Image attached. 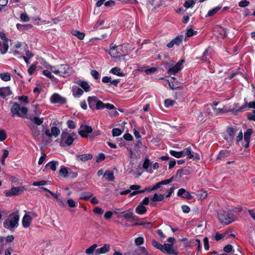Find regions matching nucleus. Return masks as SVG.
<instances>
[{"mask_svg": "<svg viewBox=\"0 0 255 255\" xmlns=\"http://www.w3.org/2000/svg\"><path fill=\"white\" fill-rule=\"evenodd\" d=\"M49 68L55 74L63 77H67L72 73V68L67 64L61 65L57 69L55 66L51 65Z\"/></svg>", "mask_w": 255, "mask_h": 255, "instance_id": "1", "label": "nucleus"}, {"mask_svg": "<svg viewBox=\"0 0 255 255\" xmlns=\"http://www.w3.org/2000/svg\"><path fill=\"white\" fill-rule=\"evenodd\" d=\"M10 112L13 117L17 116L25 118H27L28 109L26 107H21L19 104L14 103L10 109Z\"/></svg>", "mask_w": 255, "mask_h": 255, "instance_id": "2", "label": "nucleus"}, {"mask_svg": "<svg viewBox=\"0 0 255 255\" xmlns=\"http://www.w3.org/2000/svg\"><path fill=\"white\" fill-rule=\"evenodd\" d=\"M218 219L220 223L224 225H228L236 219L234 214L229 211H224L218 214Z\"/></svg>", "mask_w": 255, "mask_h": 255, "instance_id": "3", "label": "nucleus"}, {"mask_svg": "<svg viewBox=\"0 0 255 255\" xmlns=\"http://www.w3.org/2000/svg\"><path fill=\"white\" fill-rule=\"evenodd\" d=\"M19 216L17 214L10 216V219H7L3 222V226L6 229L11 230L18 225Z\"/></svg>", "mask_w": 255, "mask_h": 255, "instance_id": "4", "label": "nucleus"}, {"mask_svg": "<svg viewBox=\"0 0 255 255\" xmlns=\"http://www.w3.org/2000/svg\"><path fill=\"white\" fill-rule=\"evenodd\" d=\"M109 54L111 56L115 58H119L126 55L123 49V46L121 45L116 46L115 44L112 43L110 45V49L109 50Z\"/></svg>", "mask_w": 255, "mask_h": 255, "instance_id": "5", "label": "nucleus"}, {"mask_svg": "<svg viewBox=\"0 0 255 255\" xmlns=\"http://www.w3.org/2000/svg\"><path fill=\"white\" fill-rule=\"evenodd\" d=\"M247 105H248L249 107L250 108L255 109V101L250 102L248 104L246 102L244 105L239 107V105L238 104H236L235 105L236 108H233L231 110V111L234 114H236L238 112H241L243 111V109L247 107Z\"/></svg>", "mask_w": 255, "mask_h": 255, "instance_id": "6", "label": "nucleus"}, {"mask_svg": "<svg viewBox=\"0 0 255 255\" xmlns=\"http://www.w3.org/2000/svg\"><path fill=\"white\" fill-rule=\"evenodd\" d=\"M25 188L22 186L12 187L9 190L6 192L5 195L7 197L18 195L23 192Z\"/></svg>", "mask_w": 255, "mask_h": 255, "instance_id": "7", "label": "nucleus"}, {"mask_svg": "<svg viewBox=\"0 0 255 255\" xmlns=\"http://www.w3.org/2000/svg\"><path fill=\"white\" fill-rule=\"evenodd\" d=\"M93 129L91 126L87 125L81 126L78 130V133L83 137H87L88 134L91 133Z\"/></svg>", "mask_w": 255, "mask_h": 255, "instance_id": "8", "label": "nucleus"}, {"mask_svg": "<svg viewBox=\"0 0 255 255\" xmlns=\"http://www.w3.org/2000/svg\"><path fill=\"white\" fill-rule=\"evenodd\" d=\"M184 62V60L182 59L178 62L175 65L169 68L168 70V73L169 74H175L180 71L182 67V64Z\"/></svg>", "mask_w": 255, "mask_h": 255, "instance_id": "9", "label": "nucleus"}, {"mask_svg": "<svg viewBox=\"0 0 255 255\" xmlns=\"http://www.w3.org/2000/svg\"><path fill=\"white\" fill-rule=\"evenodd\" d=\"M61 139L68 146L71 145L74 140V138L70 133L66 132L62 133Z\"/></svg>", "mask_w": 255, "mask_h": 255, "instance_id": "10", "label": "nucleus"}, {"mask_svg": "<svg viewBox=\"0 0 255 255\" xmlns=\"http://www.w3.org/2000/svg\"><path fill=\"white\" fill-rule=\"evenodd\" d=\"M183 39V36L182 35H178L168 43L166 46L169 48H172L174 45L179 46L182 42Z\"/></svg>", "mask_w": 255, "mask_h": 255, "instance_id": "11", "label": "nucleus"}, {"mask_svg": "<svg viewBox=\"0 0 255 255\" xmlns=\"http://www.w3.org/2000/svg\"><path fill=\"white\" fill-rule=\"evenodd\" d=\"M161 251L169 255H175L177 254L176 252L174 250L173 245L172 244H164L162 245Z\"/></svg>", "mask_w": 255, "mask_h": 255, "instance_id": "12", "label": "nucleus"}, {"mask_svg": "<svg viewBox=\"0 0 255 255\" xmlns=\"http://www.w3.org/2000/svg\"><path fill=\"white\" fill-rule=\"evenodd\" d=\"M66 99L60 96L58 94H54L50 98V102L52 103L64 104L66 103Z\"/></svg>", "mask_w": 255, "mask_h": 255, "instance_id": "13", "label": "nucleus"}, {"mask_svg": "<svg viewBox=\"0 0 255 255\" xmlns=\"http://www.w3.org/2000/svg\"><path fill=\"white\" fill-rule=\"evenodd\" d=\"M183 155H187L188 159H199L200 157L199 154L195 153V155L193 154V152H192L191 149L190 148H185L183 150Z\"/></svg>", "mask_w": 255, "mask_h": 255, "instance_id": "14", "label": "nucleus"}, {"mask_svg": "<svg viewBox=\"0 0 255 255\" xmlns=\"http://www.w3.org/2000/svg\"><path fill=\"white\" fill-rule=\"evenodd\" d=\"M177 196L182 197L187 199H191L192 196L190 193L183 188L179 189L177 192Z\"/></svg>", "mask_w": 255, "mask_h": 255, "instance_id": "15", "label": "nucleus"}, {"mask_svg": "<svg viewBox=\"0 0 255 255\" xmlns=\"http://www.w3.org/2000/svg\"><path fill=\"white\" fill-rule=\"evenodd\" d=\"M98 101L99 100H98L97 98L95 96L89 97L88 102L89 107L93 110L96 109Z\"/></svg>", "mask_w": 255, "mask_h": 255, "instance_id": "16", "label": "nucleus"}, {"mask_svg": "<svg viewBox=\"0 0 255 255\" xmlns=\"http://www.w3.org/2000/svg\"><path fill=\"white\" fill-rule=\"evenodd\" d=\"M12 94L9 87L0 88V97L4 99Z\"/></svg>", "mask_w": 255, "mask_h": 255, "instance_id": "17", "label": "nucleus"}, {"mask_svg": "<svg viewBox=\"0 0 255 255\" xmlns=\"http://www.w3.org/2000/svg\"><path fill=\"white\" fill-rule=\"evenodd\" d=\"M32 221L31 217L27 214L24 215L22 218V224L24 228H28Z\"/></svg>", "mask_w": 255, "mask_h": 255, "instance_id": "18", "label": "nucleus"}, {"mask_svg": "<svg viewBox=\"0 0 255 255\" xmlns=\"http://www.w3.org/2000/svg\"><path fill=\"white\" fill-rule=\"evenodd\" d=\"M110 246L108 244H105L104 246L100 248H98L96 250V255H100L108 253L110 251Z\"/></svg>", "mask_w": 255, "mask_h": 255, "instance_id": "19", "label": "nucleus"}, {"mask_svg": "<svg viewBox=\"0 0 255 255\" xmlns=\"http://www.w3.org/2000/svg\"><path fill=\"white\" fill-rule=\"evenodd\" d=\"M27 119H29L31 121L33 122V124L36 126H40L43 123V118H39L36 116L32 117L29 116L27 117Z\"/></svg>", "mask_w": 255, "mask_h": 255, "instance_id": "20", "label": "nucleus"}, {"mask_svg": "<svg viewBox=\"0 0 255 255\" xmlns=\"http://www.w3.org/2000/svg\"><path fill=\"white\" fill-rule=\"evenodd\" d=\"M77 159L81 161L86 162L88 160L92 159L93 155L91 154H79L77 155Z\"/></svg>", "mask_w": 255, "mask_h": 255, "instance_id": "21", "label": "nucleus"}, {"mask_svg": "<svg viewBox=\"0 0 255 255\" xmlns=\"http://www.w3.org/2000/svg\"><path fill=\"white\" fill-rule=\"evenodd\" d=\"M8 40L0 41V51L2 54H5L8 49V45L7 43Z\"/></svg>", "mask_w": 255, "mask_h": 255, "instance_id": "22", "label": "nucleus"}, {"mask_svg": "<svg viewBox=\"0 0 255 255\" xmlns=\"http://www.w3.org/2000/svg\"><path fill=\"white\" fill-rule=\"evenodd\" d=\"M104 176L109 181H113L114 180V172L112 170H106L104 173Z\"/></svg>", "mask_w": 255, "mask_h": 255, "instance_id": "23", "label": "nucleus"}, {"mask_svg": "<svg viewBox=\"0 0 255 255\" xmlns=\"http://www.w3.org/2000/svg\"><path fill=\"white\" fill-rule=\"evenodd\" d=\"M146 208L142 204H139L136 208V212L140 215L143 214L146 212Z\"/></svg>", "mask_w": 255, "mask_h": 255, "instance_id": "24", "label": "nucleus"}, {"mask_svg": "<svg viewBox=\"0 0 255 255\" xmlns=\"http://www.w3.org/2000/svg\"><path fill=\"white\" fill-rule=\"evenodd\" d=\"M221 8V6H217L212 9L209 10L206 15V17H210L214 15L217 12H218Z\"/></svg>", "mask_w": 255, "mask_h": 255, "instance_id": "25", "label": "nucleus"}, {"mask_svg": "<svg viewBox=\"0 0 255 255\" xmlns=\"http://www.w3.org/2000/svg\"><path fill=\"white\" fill-rule=\"evenodd\" d=\"M164 198V196L163 194H157V193H155L153 195V197L151 198V200L153 202H158L161 201L163 200Z\"/></svg>", "mask_w": 255, "mask_h": 255, "instance_id": "26", "label": "nucleus"}, {"mask_svg": "<svg viewBox=\"0 0 255 255\" xmlns=\"http://www.w3.org/2000/svg\"><path fill=\"white\" fill-rule=\"evenodd\" d=\"M72 34L76 36L77 38H78L80 40H82L85 37V34L83 32H81L78 30H73L72 31Z\"/></svg>", "mask_w": 255, "mask_h": 255, "instance_id": "27", "label": "nucleus"}, {"mask_svg": "<svg viewBox=\"0 0 255 255\" xmlns=\"http://www.w3.org/2000/svg\"><path fill=\"white\" fill-rule=\"evenodd\" d=\"M110 73L120 76H125V74L123 72H120V69L118 67H115L112 68L110 70Z\"/></svg>", "mask_w": 255, "mask_h": 255, "instance_id": "28", "label": "nucleus"}, {"mask_svg": "<svg viewBox=\"0 0 255 255\" xmlns=\"http://www.w3.org/2000/svg\"><path fill=\"white\" fill-rule=\"evenodd\" d=\"M196 0H187L184 3V6L186 8H191L193 7L195 4Z\"/></svg>", "mask_w": 255, "mask_h": 255, "instance_id": "29", "label": "nucleus"}, {"mask_svg": "<svg viewBox=\"0 0 255 255\" xmlns=\"http://www.w3.org/2000/svg\"><path fill=\"white\" fill-rule=\"evenodd\" d=\"M58 165V162L56 161H50L46 165V167H49L53 171L56 170V166Z\"/></svg>", "mask_w": 255, "mask_h": 255, "instance_id": "30", "label": "nucleus"}, {"mask_svg": "<svg viewBox=\"0 0 255 255\" xmlns=\"http://www.w3.org/2000/svg\"><path fill=\"white\" fill-rule=\"evenodd\" d=\"M229 155V152L227 150H222L221 151L217 157V159H222L223 158H225V157L228 156Z\"/></svg>", "mask_w": 255, "mask_h": 255, "instance_id": "31", "label": "nucleus"}, {"mask_svg": "<svg viewBox=\"0 0 255 255\" xmlns=\"http://www.w3.org/2000/svg\"><path fill=\"white\" fill-rule=\"evenodd\" d=\"M169 153L171 155L176 158H180L183 156V150L181 151H176L174 150H170Z\"/></svg>", "mask_w": 255, "mask_h": 255, "instance_id": "32", "label": "nucleus"}, {"mask_svg": "<svg viewBox=\"0 0 255 255\" xmlns=\"http://www.w3.org/2000/svg\"><path fill=\"white\" fill-rule=\"evenodd\" d=\"M78 84L86 91L88 92L90 90V86L86 81H81Z\"/></svg>", "mask_w": 255, "mask_h": 255, "instance_id": "33", "label": "nucleus"}, {"mask_svg": "<svg viewBox=\"0 0 255 255\" xmlns=\"http://www.w3.org/2000/svg\"><path fill=\"white\" fill-rule=\"evenodd\" d=\"M92 196L93 194L91 192H84L81 194L80 198L84 200H87Z\"/></svg>", "mask_w": 255, "mask_h": 255, "instance_id": "34", "label": "nucleus"}, {"mask_svg": "<svg viewBox=\"0 0 255 255\" xmlns=\"http://www.w3.org/2000/svg\"><path fill=\"white\" fill-rule=\"evenodd\" d=\"M122 214L124 215V217L126 220L133 218V213L130 210L124 211L122 213Z\"/></svg>", "mask_w": 255, "mask_h": 255, "instance_id": "35", "label": "nucleus"}, {"mask_svg": "<svg viewBox=\"0 0 255 255\" xmlns=\"http://www.w3.org/2000/svg\"><path fill=\"white\" fill-rule=\"evenodd\" d=\"M0 78L4 81H8L10 80V74L7 72L0 74Z\"/></svg>", "mask_w": 255, "mask_h": 255, "instance_id": "36", "label": "nucleus"}, {"mask_svg": "<svg viewBox=\"0 0 255 255\" xmlns=\"http://www.w3.org/2000/svg\"><path fill=\"white\" fill-rule=\"evenodd\" d=\"M68 170L66 167L62 166L59 170V174L65 178L68 177Z\"/></svg>", "mask_w": 255, "mask_h": 255, "instance_id": "37", "label": "nucleus"}, {"mask_svg": "<svg viewBox=\"0 0 255 255\" xmlns=\"http://www.w3.org/2000/svg\"><path fill=\"white\" fill-rule=\"evenodd\" d=\"M97 247V245L95 244L86 250V254L89 255L92 254Z\"/></svg>", "mask_w": 255, "mask_h": 255, "instance_id": "38", "label": "nucleus"}, {"mask_svg": "<svg viewBox=\"0 0 255 255\" xmlns=\"http://www.w3.org/2000/svg\"><path fill=\"white\" fill-rule=\"evenodd\" d=\"M51 130L52 135L54 136L55 137L58 136L60 133V129L58 128L55 127H52Z\"/></svg>", "mask_w": 255, "mask_h": 255, "instance_id": "39", "label": "nucleus"}, {"mask_svg": "<svg viewBox=\"0 0 255 255\" xmlns=\"http://www.w3.org/2000/svg\"><path fill=\"white\" fill-rule=\"evenodd\" d=\"M16 26L18 29L22 30V29H30L32 27V25L29 24H17Z\"/></svg>", "mask_w": 255, "mask_h": 255, "instance_id": "40", "label": "nucleus"}, {"mask_svg": "<svg viewBox=\"0 0 255 255\" xmlns=\"http://www.w3.org/2000/svg\"><path fill=\"white\" fill-rule=\"evenodd\" d=\"M32 135L35 139H37L38 137L40 134V131L38 128H36L33 131H31Z\"/></svg>", "mask_w": 255, "mask_h": 255, "instance_id": "41", "label": "nucleus"}, {"mask_svg": "<svg viewBox=\"0 0 255 255\" xmlns=\"http://www.w3.org/2000/svg\"><path fill=\"white\" fill-rule=\"evenodd\" d=\"M252 133V129L249 128L246 132L244 133V139L246 141L250 140V136Z\"/></svg>", "mask_w": 255, "mask_h": 255, "instance_id": "42", "label": "nucleus"}, {"mask_svg": "<svg viewBox=\"0 0 255 255\" xmlns=\"http://www.w3.org/2000/svg\"><path fill=\"white\" fill-rule=\"evenodd\" d=\"M221 37L223 38L227 36V30L222 27H220L218 30Z\"/></svg>", "mask_w": 255, "mask_h": 255, "instance_id": "43", "label": "nucleus"}, {"mask_svg": "<svg viewBox=\"0 0 255 255\" xmlns=\"http://www.w3.org/2000/svg\"><path fill=\"white\" fill-rule=\"evenodd\" d=\"M122 130L118 128H115L112 130V135L113 136H119L122 134Z\"/></svg>", "mask_w": 255, "mask_h": 255, "instance_id": "44", "label": "nucleus"}, {"mask_svg": "<svg viewBox=\"0 0 255 255\" xmlns=\"http://www.w3.org/2000/svg\"><path fill=\"white\" fill-rule=\"evenodd\" d=\"M228 134L232 137H233L236 132V129L233 128H229L227 129Z\"/></svg>", "mask_w": 255, "mask_h": 255, "instance_id": "45", "label": "nucleus"}, {"mask_svg": "<svg viewBox=\"0 0 255 255\" xmlns=\"http://www.w3.org/2000/svg\"><path fill=\"white\" fill-rule=\"evenodd\" d=\"M151 243L153 247L161 251V249H162V245L158 243L155 240H152L151 241Z\"/></svg>", "mask_w": 255, "mask_h": 255, "instance_id": "46", "label": "nucleus"}, {"mask_svg": "<svg viewBox=\"0 0 255 255\" xmlns=\"http://www.w3.org/2000/svg\"><path fill=\"white\" fill-rule=\"evenodd\" d=\"M175 103L174 100L166 99L165 100L164 105L167 108L172 106Z\"/></svg>", "mask_w": 255, "mask_h": 255, "instance_id": "47", "label": "nucleus"}, {"mask_svg": "<svg viewBox=\"0 0 255 255\" xmlns=\"http://www.w3.org/2000/svg\"><path fill=\"white\" fill-rule=\"evenodd\" d=\"M197 31H194L192 28H188L187 29L186 36L187 37H191L195 34H196Z\"/></svg>", "mask_w": 255, "mask_h": 255, "instance_id": "48", "label": "nucleus"}, {"mask_svg": "<svg viewBox=\"0 0 255 255\" xmlns=\"http://www.w3.org/2000/svg\"><path fill=\"white\" fill-rule=\"evenodd\" d=\"M7 137L5 131L3 129L0 130V141H2Z\"/></svg>", "mask_w": 255, "mask_h": 255, "instance_id": "49", "label": "nucleus"}, {"mask_svg": "<svg viewBox=\"0 0 255 255\" xmlns=\"http://www.w3.org/2000/svg\"><path fill=\"white\" fill-rule=\"evenodd\" d=\"M144 239L142 237H138L135 239L134 242L136 246L141 245L143 243Z\"/></svg>", "mask_w": 255, "mask_h": 255, "instance_id": "50", "label": "nucleus"}, {"mask_svg": "<svg viewBox=\"0 0 255 255\" xmlns=\"http://www.w3.org/2000/svg\"><path fill=\"white\" fill-rule=\"evenodd\" d=\"M150 165V162L148 158H145L144 162L143 163V168L145 169H147L149 166Z\"/></svg>", "mask_w": 255, "mask_h": 255, "instance_id": "51", "label": "nucleus"}, {"mask_svg": "<svg viewBox=\"0 0 255 255\" xmlns=\"http://www.w3.org/2000/svg\"><path fill=\"white\" fill-rule=\"evenodd\" d=\"M226 235H227L226 233H223L221 234L216 233V236L215 237V239L216 241H218L221 240L222 239L224 238L226 236Z\"/></svg>", "mask_w": 255, "mask_h": 255, "instance_id": "52", "label": "nucleus"}, {"mask_svg": "<svg viewBox=\"0 0 255 255\" xmlns=\"http://www.w3.org/2000/svg\"><path fill=\"white\" fill-rule=\"evenodd\" d=\"M93 212L97 215H102L104 213V211L102 209L99 207H96L94 208Z\"/></svg>", "mask_w": 255, "mask_h": 255, "instance_id": "53", "label": "nucleus"}, {"mask_svg": "<svg viewBox=\"0 0 255 255\" xmlns=\"http://www.w3.org/2000/svg\"><path fill=\"white\" fill-rule=\"evenodd\" d=\"M224 251L227 253L232 252L233 250V247L231 245H228L224 248Z\"/></svg>", "mask_w": 255, "mask_h": 255, "instance_id": "54", "label": "nucleus"}, {"mask_svg": "<svg viewBox=\"0 0 255 255\" xmlns=\"http://www.w3.org/2000/svg\"><path fill=\"white\" fill-rule=\"evenodd\" d=\"M47 184V182L45 180H41L38 182H34L32 183V185L34 186L45 185Z\"/></svg>", "mask_w": 255, "mask_h": 255, "instance_id": "55", "label": "nucleus"}, {"mask_svg": "<svg viewBox=\"0 0 255 255\" xmlns=\"http://www.w3.org/2000/svg\"><path fill=\"white\" fill-rule=\"evenodd\" d=\"M36 70V66L34 64H32L28 69V73L31 75Z\"/></svg>", "mask_w": 255, "mask_h": 255, "instance_id": "56", "label": "nucleus"}, {"mask_svg": "<svg viewBox=\"0 0 255 255\" xmlns=\"http://www.w3.org/2000/svg\"><path fill=\"white\" fill-rule=\"evenodd\" d=\"M249 4V1L247 0H244L240 1L239 3V5L242 7H245Z\"/></svg>", "mask_w": 255, "mask_h": 255, "instance_id": "57", "label": "nucleus"}, {"mask_svg": "<svg viewBox=\"0 0 255 255\" xmlns=\"http://www.w3.org/2000/svg\"><path fill=\"white\" fill-rule=\"evenodd\" d=\"M43 74L45 76H47V77H48L50 79H53L54 78V76L52 75L51 72L48 70H43Z\"/></svg>", "mask_w": 255, "mask_h": 255, "instance_id": "58", "label": "nucleus"}, {"mask_svg": "<svg viewBox=\"0 0 255 255\" xmlns=\"http://www.w3.org/2000/svg\"><path fill=\"white\" fill-rule=\"evenodd\" d=\"M207 192L204 191H201L198 194V196H199L200 199L201 200L205 199L207 197Z\"/></svg>", "mask_w": 255, "mask_h": 255, "instance_id": "59", "label": "nucleus"}, {"mask_svg": "<svg viewBox=\"0 0 255 255\" xmlns=\"http://www.w3.org/2000/svg\"><path fill=\"white\" fill-rule=\"evenodd\" d=\"M203 242L204 244V248L206 250H208L209 249V244L208 242V239L207 237H205L203 239Z\"/></svg>", "mask_w": 255, "mask_h": 255, "instance_id": "60", "label": "nucleus"}, {"mask_svg": "<svg viewBox=\"0 0 255 255\" xmlns=\"http://www.w3.org/2000/svg\"><path fill=\"white\" fill-rule=\"evenodd\" d=\"M105 159V155L103 153H100L97 157V162H100L103 161Z\"/></svg>", "mask_w": 255, "mask_h": 255, "instance_id": "61", "label": "nucleus"}, {"mask_svg": "<svg viewBox=\"0 0 255 255\" xmlns=\"http://www.w3.org/2000/svg\"><path fill=\"white\" fill-rule=\"evenodd\" d=\"M248 119L251 121H255V110L248 115Z\"/></svg>", "mask_w": 255, "mask_h": 255, "instance_id": "62", "label": "nucleus"}, {"mask_svg": "<svg viewBox=\"0 0 255 255\" xmlns=\"http://www.w3.org/2000/svg\"><path fill=\"white\" fill-rule=\"evenodd\" d=\"M20 18L23 21H28L29 20V18L27 15L25 13H22L20 15Z\"/></svg>", "mask_w": 255, "mask_h": 255, "instance_id": "63", "label": "nucleus"}, {"mask_svg": "<svg viewBox=\"0 0 255 255\" xmlns=\"http://www.w3.org/2000/svg\"><path fill=\"white\" fill-rule=\"evenodd\" d=\"M67 204L70 207L74 208L76 207V203L75 201L72 199H69L67 200Z\"/></svg>", "mask_w": 255, "mask_h": 255, "instance_id": "64", "label": "nucleus"}]
</instances>
